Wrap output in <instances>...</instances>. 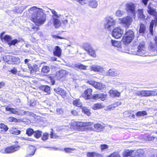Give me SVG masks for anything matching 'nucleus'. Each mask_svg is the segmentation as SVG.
<instances>
[{"mask_svg": "<svg viewBox=\"0 0 157 157\" xmlns=\"http://www.w3.org/2000/svg\"><path fill=\"white\" fill-rule=\"evenodd\" d=\"M48 135L47 133H44L42 138V139L44 141L47 140L48 138Z\"/></svg>", "mask_w": 157, "mask_h": 157, "instance_id": "nucleus-51", "label": "nucleus"}, {"mask_svg": "<svg viewBox=\"0 0 157 157\" xmlns=\"http://www.w3.org/2000/svg\"><path fill=\"white\" fill-rule=\"evenodd\" d=\"M146 30V28L145 25L142 24H141L140 28L139 33L140 34H144Z\"/></svg>", "mask_w": 157, "mask_h": 157, "instance_id": "nucleus-36", "label": "nucleus"}, {"mask_svg": "<svg viewBox=\"0 0 157 157\" xmlns=\"http://www.w3.org/2000/svg\"><path fill=\"white\" fill-rule=\"evenodd\" d=\"M36 150V148L35 146H30L28 151V153L26 156L29 157L33 155L34 154Z\"/></svg>", "mask_w": 157, "mask_h": 157, "instance_id": "nucleus-21", "label": "nucleus"}, {"mask_svg": "<svg viewBox=\"0 0 157 157\" xmlns=\"http://www.w3.org/2000/svg\"><path fill=\"white\" fill-rule=\"evenodd\" d=\"M34 132L33 130L31 128H28L26 130V133L29 136L31 135Z\"/></svg>", "mask_w": 157, "mask_h": 157, "instance_id": "nucleus-43", "label": "nucleus"}, {"mask_svg": "<svg viewBox=\"0 0 157 157\" xmlns=\"http://www.w3.org/2000/svg\"><path fill=\"white\" fill-rule=\"evenodd\" d=\"M29 11L33 12L32 20L36 25H39L44 23L46 20L45 15L41 9L33 7L30 8Z\"/></svg>", "mask_w": 157, "mask_h": 157, "instance_id": "nucleus-1", "label": "nucleus"}, {"mask_svg": "<svg viewBox=\"0 0 157 157\" xmlns=\"http://www.w3.org/2000/svg\"><path fill=\"white\" fill-rule=\"evenodd\" d=\"M109 93L110 96L112 97H119L120 94L117 90L112 89L109 90Z\"/></svg>", "mask_w": 157, "mask_h": 157, "instance_id": "nucleus-28", "label": "nucleus"}, {"mask_svg": "<svg viewBox=\"0 0 157 157\" xmlns=\"http://www.w3.org/2000/svg\"><path fill=\"white\" fill-rule=\"evenodd\" d=\"M0 128L1 129H3L5 132L7 131L8 129L7 126L4 124H1Z\"/></svg>", "mask_w": 157, "mask_h": 157, "instance_id": "nucleus-45", "label": "nucleus"}, {"mask_svg": "<svg viewBox=\"0 0 157 157\" xmlns=\"http://www.w3.org/2000/svg\"><path fill=\"white\" fill-rule=\"evenodd\" d=\"M124 13V11L120 10H117L115 13V15L118 17H121L123 16Z\"/></svg>", "mask_w": 157, "mask_h": 157, "instance_id": "nucleus-40", "label": "nucleus"}, {"mask_svg": "<svg viewBox=\"0 0 157 157\" xmlns=\"http://www.w3.org/2000/svg\"><path fill=\"white\" fill-rule=\"evenodd\" d=\"M107 97V94H106L100 93L94 94L92 96V98L95 100L100 99L101 100L104 101L106 99Z\"/></svg>", "mask_w": 157, "mask_h": 157, "instance_id": "nucleus-15", "label": "nucleus"}, {"mask_svg": "<svg viewBox=\"0 0 157 157\" xmlns=\"http://www.w3.org/2000/svg\"><path fill=\"white\" fill-rule=\"evenodd\" d=\"M54 38H59V39H63L64 38H63V37H60V36H56V35H53L52 36Z\"/></svg>", "mask_w": 157, "mask_h": 157, "instance_id": "nucleus-64", "label": "nucleus"}, {"mask_svg": "<svg viewBox=\"0 0 157 157\" xmlns=\"http://www.w3.org/2000/svg\"><path fill=\"white\" fill-rule=\"evenodd\" d=\"M87 83L93 86L95 88L98 89H102L105 87V85L101 82H97L94 81H89Z\"/></svg>", "mask_w": 157, "mask_h": 157, "instance_id": "nucleus-13", "label": "nucleus"}, {"mask_svg": "<svg viewBox=\"0 0 157 157\" xmlns=\"http://www.w3.org/2000/svg\"><path fill=\"white\" fill-rule=\"evenodd\" d=\"M24 9L23 7H17L15 11L17 13H21Z\"/></svg>", "mask_w": 157, "mask_h": 157, "instance_id": "nucleus-46", "label": "nucleus"}, {"mask_svg": "<svg viewBox=\"0 0 157 157\" xmlns=\"http://www.w3.org/2000/svg\"><path fill=\"white\" fill-rule=\"evenodd\" d=\"M5 86V83L4 82L2 81L0 82V89L2 88Z\"/></svg>", "mask_w": 157, "mask_h": 157, "instance_id": "nucleus-60", "label": "nucleus"}, {"mask_svg": "<svg viewBox=\"0 0 157 157\" xmlns=\"http://www.w3.org/2000/svg\"><path fill=\"white\" fill-rule=\"evenodd\" d=\"M73 104L74 105L78 107H80L82 106V103L78 99L73 101Z\"/></svg>", "mask_w": 157, "mask_h": 157, "instance_id": "nucleus-37", "label": "nucleus"}, {"mask_svg": "<svg viewBox=\"0 0 157 157\" xmlns=\"http://www.w3.org/2000/svg\"><path fill=\"white\" fill-rule=\"evenodd\" d=\"M72 114L76 116L78 115V112L75 110H73L71 111Z\"/></svg>", "mask_w": 157, "mask_h": 157, "instance_id": "nucleus-61", "label": "nucleus"}, {"mask_svg": "<svg viewBox=\"0 0 157 157\" xmlns=\"http://www.w3.org/2000/svg\"><path fill=\"white\" fill-rule=\"evenodd\" d=\"M57 137V136L56 135H54L52 132L51 135V137L52 138H56Z\"/></svg>", "mask_w": 157, "mask_h": 157, "instance_id": "nucleus-62", "label": "nucleus"}, {"mask_svg": "<svg viewBox=\"0 0 157 157\" xmlns=\"http://www.w3.org/2000/svg\"><path fill=\"white\" fill-rule=\"evenodd\" d=\"M75 150V149L70 148H66L64 149L66 152H72V151Z\"/></svg>", "mask_w": 157, "mask_h": 157, "instance_id": "nucleus-49", "label": "nucleus"}, {"mask_svg": "<svg viewBox=\"0 0 157 157\" xmlns=\"http://www.w3.org/2000/svg\"><path fill=\"white\" fill-rule=\"evenodd\" d=\"M112 44L113 46L117 48V49L119 51H121V44L119 41L116 40H111Z\"/></svg>", "mask_w": 157, "mask_h": 157, "instance_id": "nucleus-25", "label": "nucleus"}, {"mask_svg": "<svg viewBox=\"0 0 157 157\" xmlns=\"http://www.w3.org/2000/svg\"><path fill=\"white\" fill-rule=\"evenodd\" d=\"M91 71L96 72L102 73L105 71L104 69L101 66L97 65H92L90 67Z\"/></svg>", "mask_w": 157, "mask_h": 157, "instance_id": "nucleus-14", "label": "nucleus"}, {"mask_svg": "<svg viewBox=\"0 0 157 157\" xmlns=\"http://www.w3.org/2000/svg\"><path fill=\"white\" fill-rule=\"evenodd\" d=\"M81 129H83V131H86L89 130L94 131V128H93L92 127H90L88 128L83 127V128H82Z\"/></svg>", "mask_w": 157, "mask_h": 157, "instance_id": "nucleus-50", "label": "nucleus"}, {"mask_svg": "<svg viewBox=\"0 0 157 157\" xmlns=\"http://www.w3.org/2000/svg\"><path fill=\"white\" fill-rule=\"evenodd\" d=\"M104 106L100 103H97L94 104L92 107V109L94 110H98L102 109L104 108Z\"/></svg>", "mask_w": 157, "mask_h": 157, "instance_id": "nucleus-27", "label": "nucleus"}, {"mask_svg": "<svg viewBox=\"0 0 157 157\" xmlns=\"http://www.w3.org/2000/svg\"><path fill=\"white\" fill-rule=\"evenodd\" d=\"M15 119H16L12 117H10L7 119L8 121L10 122L13 121Z\"/></svg>", "mask_w": 157, "mask_h": 157, "instance_id": "nucleus-59", "label": "nucleus"}, {"mask_svg": "<svg viewBox=\"0 0 157 157\" xmlns=\"http://www.w3.org/2000/svg\"><path fill=\"white\" fill-rule=\"evenodd\" d=\"M68 74L67 71L62 70L57 71L56 73V76L58 78L60 79L66 76Z\"/></svg>", "mask_w": 157, "mask_h": 157, "instance_id": "nucleus-16", "label": "nucleus"}, {"mask_svg": "<svg viewBox=\"0 0 157 157\" xmlns=\"http://www.w3.org/2000/svg\"><path fill=\"white\" fill-rule=\"evenodd\" d=\"M134 154V157H142L144 155V151L141 149L137 150Z\"/></svg>", "mask_w": 157, "mask_h": 157, "instance_id": "nucleus-24", "label": "nucleus"}, {"mask_svg": "<svg viewBox=\"0 0 157 157\" xmlns=\"http://www.w3.org/2000/svg\"><path fill=\"white\" fill-rule=\"evenodd\" d=\"M93 124V123L91 122H79V121H73L71 122V125L74 126H77L79 127H83L86 126H91ZM81 129L82 131H83V129Z\"/></svg>", "mask_w": 157, "mask_h": 157, "instance_id": "nucleus-12", "label": "nucleus"}, {"mask_svg": "<svg viewBox=\"0 0 157 157\" xmlns=\"http://www.w3.org/2000/svg\"><path fill=\"white\" fill-rule=\"evenodd\" d=\"M88 157H102V155L95 152H88L87 154Z\"/></svg>", "mask_w": 157, "mask_h": 157, "instance_id": "nucleus-26", "label": "nucleus"}, {"mask_svg": "<svg viewBox=\"0 0 157 157\" xmlns=\"http://www.w3.org/2000/svg\"><path fill=\"white\" fill-rule=\"evenodd\" d=\"M145 49L144 43V42L140 43L138 46V50L136 54L142 56H146Z\"/></svg>", "mask_w": 157, "mask_h": 157, "instance_id": "nucleus-11", "label": "nucleus"}, {"mask_svg": "<svg viewBox=\"0 0 157 157\" xmlns=\"http://www.w3.org/2000/svg\"><path fill=\"white\" fill-rule=\"evenodd\" d=\"M143 9H138V17L141 19H144L145 16L143 13Z\"/></svg>", "mask_w": 157, "mask_h": 157, "instance_id": "nucleus-33", "label": "nucleus"}, {"mask_svg": "<svg viewBox=\"0 0 157 157\" xmlns=\"http://www.w3.org/2000/svg\"><path fill=\"white\" fill-rule=\"evenodd\" d=\"M54 25L56 28H58L61 25L60 21L56 18H53Z\"/></svg>", "mask_w": 157, "mask_h": 157, "instance_id": "nucleus-31", "label": "nucleus"}, {"mask_svg": "<svg viewBox=\"0 0 157 157\" xmlns=\"http://www.w3.org/2000/svg\"><path fill=\"white\" fill-rule=\"evenodd\" d=\"M49 71V67L46 66L43 67L41 69V72L43 73H47Z\"/></svg>", "mask_w": 157, "mask_h": 157, "instance_id": "nucleus-38", "label": "nucleus"}, {"mask_svg": "<svg viewBox=\"0 0 157 157\" xmlns=\"http://www.w3.org/2000/svg\"><path fill=\"white\" fill-rule=\"evenodd\" d=\"M6 111L10 112L11 113L17 115H29V111H24L23 110L19 109L17 108H10L7 106L6 108Z\"/></svg>", "mask_w": 157, "mask_h": 157, "instance_id": "nucleus-6", "label": "nucleus"}, {"mask_svg": "<svg viewBox=\"0 0 157 157\" xmlns=\"http://www.w3.org/2000/svg\"><path fill=\"white\" fill-rule=\"evenodd\" d=\"M34 70V71L36 72L38 69V66L36 64H34L33 65L32 68Z\"/></svg>", "mask_w": 157, "mask_h": 157, "instance_id": "nucleus-57", "label": "nucleus"}, {"mask_svg": "<svg viewBox=\"0 0 157 157\" xmlns=\"http://www.w3.org/2000/svg\"><path fill=\"white\" fill-rule=\"evenodd\" d=\"M109 146L106 144H101L100 148L102 151L107 149L109 148Z\"/></svg>", "mask_w": 157, "mask_h": 157, "instance_id": "nucleus-47", "label": "nucleus"}, {"mask_svg": "<svg viewBox=\"0 0 157 157\" xmlns=\"http://www.w3.org/2000/svg\"><path fill=\"white\" fill-rule=\"evenodd\" d=\"M10 131L11 133L16 135H19L20 133V131L14 127L11 128L10 130Z\"/></svg>", "mask_w": 157, "mask_h": 157, "instance_id": "nucleus-32", "label": "nucleus"}, {"mask_svg": "<svg viewBox=\"0 0 157 157\" xmlns=\"http://www.w3.org/2000/svg\"><path fill=\"white\" fill-rule=\"evenodd\" d=\"M10 72H11L12 74L14 75H16L17 72V69L14 67L12 70L10 71Z\"/></svg>", "mask_w": 157, "mask_h": 157, "instance_id": "nucleus-55", "label": "nucleus"}, {"mask_svg": "<svg viewBox=\"0 0 157 157\" xmlns=\"http://www.w3.org/2000/svg\"><path fill=\"white\" fill-rule=\"evenodd\" d=\"M123 115L125 117H129L131 116V113L128 111H126L123 113Z\"/></svg>", "mask_w": 157, "mask_h": 157, "instance_id": "nucleus-48", "label": "nucleus"}, {"mask_svg": "<svg viewBox=\"0 0 157 157\" xmlns=\"http://www.w3.org/2000/svg\"><path fill=\"white\" fill-rule=\"evenodd\" d=\"M132 151L129 150L125 151L123 153V155L124 157H131V155L132 154Z\"/></svg>", "mask_w": 157, "mask_h": 157, "instance_id": "nucleus-35", "label": "nucleus"}, {"mask_svg": "<svg viewBox=\"0 0 157 157\" xmlns=\"http://www.w3.org/2000/svg\"><path fill=\"white\" fill-rule=\"evenodd\" d=\"M92 92V90L91 89H88L85 90L82 94V96L86 99H90L91 98Z\"/></svg>", "mask_w": 157, "mask_h": 157, "instance_id": "nucleus-18", "label": "nucleus"}, {"mask_svg": "<svg viewBox=\"0 0 157 157\" xmlns=\"http://www.w3.org/2000/svg\"><path fill=\"white\" fill-rule=\"evenodd\" d=\"M50 88L49 86H46L44 88V91L45 92L49 93L50 91Z\"/></svg>", "mask_w": 157, "mask_h": 157, "instance_id": "nucleus-56", "label": "nucleus"}, {"mask_svg": "<svg viewBox=\"0 0 157 157\" xmlns=\"http://www.w3.org/2000/svg\"><path fill=\"white\" fill-rule=\"evenodd\" d=\"M80 4L84 5L87 3V1L86 0H76Z\"/></svg>", "mask_w": 157, "mask_h": 157, "instance_id": "nucleus-54", "label": "nucleus"}, {"mask_svg": "<svg viewBox=\"0 0 157 157\" xmlns=\"http://www.w3.org/2000/svg\"><path fill=\"white\" fill-rule=\"evenodd\" d=\"M152 4L150 3L148 7L147 11L150 14L154 16L155 19L152 20L150 24V31L152 35H153L154 26H156L157 23V13L152 7Z\"/></svg>", "mask_w": 157, "mask_h": 157, "instance_id": "nucleus-2", "label": "nucleus"}, {"mask_svg": "<svg viewBox=\"0 0 157 157\" xmlns=\"http://www.w3.org/2000/svg\"><path fill=\"white\" fill-rule=\"evenodd\" d=\"M118 71L113 69H109L106 73V75L112 77L117 76L119 75Z\"/></svg>", "mask_w": 157, "mask_h": 157, "instance_id": "nucleus-17", "label": "nucleus"}, {"mask_svg": "<svg viewBox=\"0 0 157 157\" xmlns=\"http://www.w3.org/2000/svg\"><path fill=\"white\" fill-rule=\"evenodd\" d=\"M119 20L120 21V23L121 24L126 28H128L133 21L132 18L129 16L120 18Z\"/></svg>", "mask_w": 157, "mask_h": 157, "instance_id": "nucleus-8", "label": "nucleus"}, {"mask_svg": "<svg viewBox=\"0 0 157 157\" xmlns=\"http://www.w3.org/2000/svg\"><path fill=\"white\" fill-rule=\"evenodd\" d=\"M54 90L57 94L61 95L62 96L64 97L66 96V92L63 90L59 88H56L54 89Z\"/></svg>", "mask_w": 157, "mask_h": 157, "instance_id": "nucleus-22", "label": "nucleus"}, {"mask_svg": "<svg viewBox=\"0 0 157 157\" xmlns=\"http://www.w3.org/2000/svg\"><path fill=\"white\" fill-rule=\"evenodd\" d=\"M116 23V20L112 16H108L105 17L104 20V28L108 30L110 29L115 25Z\"/></svg>", "mask_w": 157, "mask_h": 157, "instance_id": "nucleus-3", "label": "nucleus"}, {"mask_svg": "<svg viewBox=\"0 0 157 157\" xmlns=\"http://www.w3.org/2000/svg\"><path fill=\"white\" fill-rule=\"evenodd\" d=\"M115 106H107L105 109L106 111H110L111 110H113L115 108Z\"/></svg>", "mask_w": 157, "mask_h": 157, "instance_id": "nucleus-53", "label": "nucleus"}, {"mask_svg": "<svg viewBox=\"0 0 157 157\" xmlns=\"http://www.w3.org/2000/svg\"><path fill=\"white\" fill-rule=\"evenodd\" d=\"M147 115V113L146 111H145L138 112L136 114V115L137 117L144 116Z\"/></svg>", "mask_w": 157, "mask_h": 157, "instance_id": "nucleus-39", "label": "nucleus"}, {"mask_svg": "<svg viewBox=\"0 0 157 157\" xmlns=\"http://www.w3.org/2000/svg\"><path fill=\"white\" fill-rule=\"evenodd\" d=\"M19 148V147L16 146H12L10 147H7L5 149V151L6 153H11L18 150Z\"/></svg>", "mask_w": 157, "mask_h": 157, "instance_id": "nucleus-19", "label": "nucleus"}, {"mask_svg": "<svg viewBox=\"0 0 157 157\" xmlns=\"http://www.w3.org/2000/svg\"><path fill=\"white\" fill-rule=\"evenodd\" d=\"M82 47L83 49L87 52L90 56L94 58L96 57L95 52L90 44L87 43H84L82 44Z\"/></svg>", "mask_w": 157, "mask_h": 157, "instance_id": "nucleus-7", "label": "nucleus"}, {"mask_svg": "<svg viewBox=\"0 0 157 157\" xmlns=\"http://www.w3.org/2000/svg\"><path fill=\"white\" fill-rule=\"evenodd\" d=\"M124 32V30L122 29L121 27H116L113 30L112 32V35L115 38H119L123 34Z\"/></svg>", "mask_w": 157, "mask_h": 157, "instance_id": "nucleus-10", "label": "nucleus"}, {"mask_svg": "<svg viewBox=\"0 0 157 157\" xmlns=\"http://www.w3.org/2000/svg\"><path fill=\"white\" fill-rule=\"evenodd\" d=\"M125 9L128 13L133 14L134 17L136 16L135 6V4L132 2L127 3L125 6Z\"/></svg>", "mask_w": 157, "mask_h": 157, "instance_id": "nucleus-9", "label": "nucleus"}, {"mask_svg": "<svg viewBox=\"0 0 157 157\" xmlns=\"http://www.w3.org/2000/svg\"><path fill=\"white\" fill-rule=\"evenodd\" d=\"M134 37V32L132 30H126L125 33L122 40V41L124 44L129 43L133 40Z\"/></svg>", "mask_w": 157, "mask_h": 157, "instance_id": "nucleus-4", "label": "nucleus"}, {"mask_svg": "<svg viewBox=\"0 0 157 157\" xmlns=\"http://www.w3.org/2000/svg\"><path fill=\"white\" fill-rule=\"evenodd\" d=\"M94 131L99 132L101 131L104 128V127L99 124H94Z\"/></svg>", "mask_w": 157, "mask_h": 157, "instance_id": "nucleus-29", "label": "nucleus"}, {"mask_svg": "<svg viewBox=\"0 0 157 157\" xmlns=\"http://www.w3.org/2000/svg\"><path fill=\"white\" fill-rule=\"evenodd\" d=\"M135 94L142 97L154 96L156 95L155 90H137L135 92Z\"/></svg>", "mask_w": 157, "mask_h": 157, "instance_id": "nucleus-5", "label": "nucleus"}, {"mask_svg": "<svg viewBox=\"0 0 157 157\" xmlns=\"http://www.w3.org/2000/svg\"><path fill=\"white\" fill-rule=\"evenodd\" d=\"M82 111L84 113L88 116L90 114V110L86 107H84L82 108Z\"/></svg>", "mask_w": 157, "mask_h": 157, "instance_id": "nucleus-41", "label": "nucleus"}, {"mask_svg": "<svg viewBox=\"0 0 157 157\" xmlns=\"http://www.w3.org/2000/svg\"><path fill=\"white\" fill-rule=\"evenodd\" d=\"M155 137L153 136H149L147 137L148 140H152L154 139Z\"/></svg>", "mask_w": 157, "mask_h": 157, "instance_id": "nucleus-63", "label": "nucleus"}, {"mask_svg": "<svg viewBox=\"0 0 157 157\" xmlns=\"http://www.w3.org/2000/svg\"><path fill=\"white\" fill-rule=\"evenodd\" d=\"M35 134L34 136L36 138H39L41 135L42 132L41 131H37L34 132Z\"/></svg>", "mask_w": 157, "mask_h": 157, "instance_id": "nucleus-42", "label": "nucleus"}, {"mask_svg": "<svg viewBox=\"0 0 157 157\" xmlns=\"http://www.w3.org/2000/svg\"><path fill=\"white\" fill-rule=\"evenodd\" d=\"M75 67L79 69L80 70H86L87 66H85L83 64H76L75 65Z\"/></svg>", "mask_w": 157, "mask_h": 157, "instance_id": "nucleus-34", "label": "nucleus"}, {"mask_svg": "<svg viewBox=\"0 0 157 157\" xmlns=\"http://www.w3.org/2000/svg\"><path fill=\"white\" fill-rule=\"evenodd\" d=\"M19 41H18L17 39H15L12 41H10V42H9V45L11 46L12 45H15Z\"/></svg>", "mask_w": 157, "mask_h": 157, "instance_id": "nucleus-44", "label": "nucleus"}, {"mask_svg": "<svg viewBox=\"0 0 157 157\" xmlns=\"http://www.w3.org/2000/svg\"><path fill=\"white\" fill-rule=\"evenodd\" d=\"M109 157H120L119 155L118 154H112L109 156Z\"/></svg>", "mask_w": 157, "mask_h": 157, "instance_id": "nucleus-58", "label": "nucleus"}, {"mask_svg": "<svg viewBox=\"0 0 157 157\" xmlns=\"http://www.w3.org/2000/svg\"><path fill=\"white\" fill-rule=\"evenodd\" d=\"M89 5L93 8H96L98 6V4L96 0H87Z\"/></svg>", "mask_w": 157, "mask_h": 157, "instance_id": "nucleus-30", "label": "nucleus"}, {"mask_svg": "<svg viewBox=\"0 0 157 157\" xmlns=\"http://www.w3.org/2000/svg\"><path fill=\"white\" fill-rule=\"evenodd\" d=\"M4 32L2 33L0 35V37L2 40H4L5 41L8 43L9 44V42L11 40V37L10 36L8 35H6L3 36Z\"/></svg>", "mask_w": 157, "mask_h": 157, "instance_id": "nucleus-20", "label": "nucleus"}, {"mask_svg": "<svg viewBox=\"0 0 157 157\" xmlns=\"http://www.w3.org/2000/svg\"><path fill=\"white\" fill-rule=\"evenodd\" d=\"M62 51L61 48L58 46H56L55 48V50L54 51V55L58 57L61 56Z\"/></svg>", "mask_w": 157, "mask_h": 157, "instance_id": "nucleus-23", "label": "nucleus"}, {"mask_svg": "<svg viewBox=\"0 0 157 157\" xmlns=\"http://www.w3.org/2000/svg\"><path fill=\"white\" fill-rule=\"evenodd\" d=\"M51 11L52 14H54L55 16L58 17H60L61 15L58 14L57 13L55 10H51Z\"/></svg>", "mask_w": 157, "mask_h": 157, "instance_id": "nucleus-52", "label": "nucleus"}]
</instances>
